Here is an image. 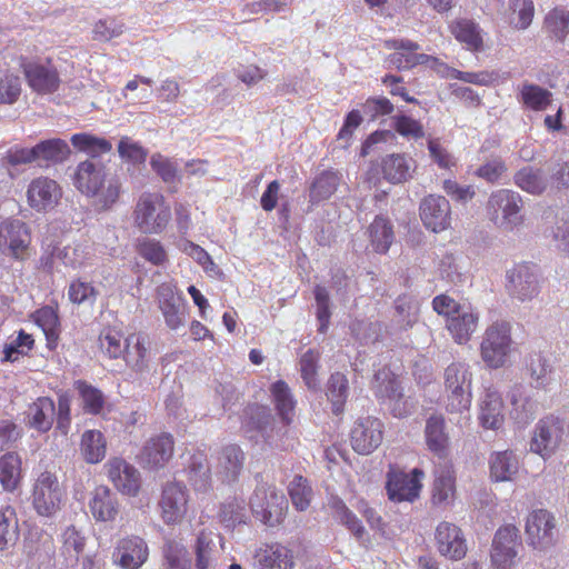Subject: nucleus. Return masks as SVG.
<instances>
[{"label":"nucleus","mask_w":569,"mask_h":569,"mask_svg":"<svg viewBox=\"0 0 569 569\" xmlns=\"http://www.w3.org/2000/svg\"><path fill=\"white\" fill-rule=\"evenodd\" d=\"M76 188L90 199L98 212L113 209L123 192L121 179L107 171L100 161L86 160L77 166L74 173Z\"/></svg>","instance_id":"obj_1"},{"label":"nucleus","mask_w":569,"mask_h":569,"mask_svg":"<svg viewBox=\"0 0 569 569\" xmlns=\"http://www.w3.org/2000/svg\"><path fill=\"white\" fill-rule=\"evenodd\" d=\"M371 390L395 418H406L416 409L417 400L405 395L401 381L389 368H381L375 373Z\"/></svg>","instance_id":"obj_2"},{"label":"nucleus","mask_w":569,"mask_h":569,"mask_svg":"<svg viewBox=\"0 0 569 569\" xmlns=\"http://www.w3.org/2000/svg\"><path fill=\"white\" fill-rule=\"evenodd\" d=\"M133 219L141 232L159 234L171 220V209L162 194L143 192L136 203Z\"/></svg>","instance_id":"obj_3"},{"label":"nucleus","mask_w":569,"mask_h":569,"mask_svg":"<svg viewBox=\"0 0 569 569\" xmlns=\"http://www.w3.org/2000/svg\"><path fill=\"white\" fill-rule=\"evenodd\" d=\"M522 197L510 189L493 191L487 202L489 219L495 226L506 231H512L522 226Z\"/></svg>","instance_id":"obj_4"},{"label":"nucleus","mask_w":569,"mask_h":569,"mask_svg":"<svg viewBox=\"0 0 569 569\" xmlns=\"http://www.w3.org/2000/svg\"><path fill=\"white\" fill-rule=\"evenodd\" d=\"M513 345L510 322L497 320L485 330L480 343L481 359L489 368H501L508 361Z\"/></svg>","instance_id":"obj_5"},{"label":"nucleus","mask_w":569,"mask_h":569,"mask_svg":"<svg viewBox=\"0 0 569 569\" xmlns=\"http://www.w3.org/2000/svg\"><path fill=\"white\" fill-rule=\"evenodd\" d=\"M525 531L528 545L539 552L550 550L558 540L556 518L545 509H537L529 513Z\"/></svg>","instance_id":"obj_6"},{"label":"nucleus","mask_w":569,"mask_h":569,"mask_svg":"<svg viewBox=\"0 0 569 569\" xmlns=\"http://www.w3.org/2000/svg\"><path fill=\"white\" fill-rule=\"evenodd\" d=\"M31 232L28 224L17 218L0 221V252L14 260L23 261L29 257Z\"/></svg>","instance_id":"obj_7"},{"label":"nucleus","mask_w":569,"mask_h":569,"mask_svg":"<svg viewBox=\"0 0 569 569\" xmlns=\"http://www.w3.org/2000/svg\"><path fill=\"white\" fill-rule=\"evenodd\" d=\"M63 496L58 477L53 472L43 471L33 483L32 506L39 516L51 517L60 509Z\"/></svg>","instance_id":"obj_8"},{"label":"nucleus","mask_w":569,"mask_h":569,"mask_svg":"<svg viewBox=\"0 0 569 569\" xmlns=\"http://www.w3.org/2000/svg\"><path fill=\"white\" fill-rule=\"evenodd\" d=\"M250 507L259 520L273 527L283 520L288 501L282 492L262 486L254 490L250 498Z\"/></svg>","instance_id":"obj_9"},{"label":"nucleus","mask_w":569,"mask_h":569,"mask_svg":"<svg viewBox=\"0 0 569 569\" xmlns=\"http://www.w3.org/2000/svg\"><path fill=\"white\" fill-rule=\"evenodd\" d=\"M158 506L161 511V519L166 525L180 523L188 510L187 487L178 481L167 482L162 487Z\"/></svg>","instance_id":"obj_10"},{"label":"nucleus","mask_w":569,"mask_h":569,"mask_svg":"<svg viewBox=\"0 0 569 569\" xmlns=\"http://www.w3.org/2000/svg\"><path fill=\"white\" fill-rule=\"evenodd\" d=\"M520 546L519 530L513 525L500 527L495 533L491 561L497 569H511Z\"/></svg>","instance_id":"obj_11"},{"label":"nucleus","mask_w":569,"mask_h":569,"mask_svg":"<svg viewBox=\"0 0 569 569\" xmlns=\"http://www.w3.org/2000/svg\"><path fill=\"white\" fill-rule=\"evenodd\" d=\"M565 436V423L553 416L541 419L530 443L531 451L549 457L560 446Z\"/></svg>","instance_id":"obj_12"},{"label":"nucleus","mask_w":569,"mask_h":569,"mask_svg":"<svg viewBox=\"0 0 569 569\" xmlns=\"http://www.w3.org/2000/svg\"><path fill=\"white\" fill-rule=\"evenodd\" d=\"M149 557V547L139 536H127L117 541L112 552V562L122 569H139Z\"/></svg>","instance_id":"obj_13"},{"label":"nucleus","mask_w":569,"mask_h":569,"mask_svg":"<svg viewBox=\"0 0 569 569\" xmlns=\"http://www.w3.org/2000/svg\"><path fill=\"white\" fill-rule=\"evenodd\" d=\"M157 300L166 325L171 330H178L187 321V306L183 298L176 293L170 283H162L157 288Z\"/></svg>","instance_id":"obj_14"},{"label":"nucleus","mask_w":569,"mask_h":569,"mask_svg":"<svg viewBox=\"0 0 569 569\" xmlns=\"http://www.w3.org/2000/svg\"><path fill=\"white\" fill-rule=\"evenodd\" d=\"M509 293L520 301H530L540 291L537 267L522 263L516 266L509 273Z\"/></svg>","instance_id":"obj_15"},{"label":"nucleus","mask_w":569,"mask_h":569,"mask_svg":"<svg viewBox=\"0 0 569 569\" xmlns=\"http://www.w3.org/2000/svg\"><path fill=\"white\" fill-rule=\"evenodd\" d=\"M382 436L383 423L380 419L373 417L359 419L351 430L352 448L361 455H369L380 446Z\"/></svg>","instance_id":"obj_16"},{"label":"nucleus","mask_w":569,"mask_h":569,"mask_svg":"<svg viewBox=\"0 0 569 569\" xmlns=\"http://www.w3.org/2000/svg\"><path fill=\"white\" fill-rule=\"evenodd\" d=\"M419 210L421 221L427 229L440 232L450 227L451 207L445 197L430 194L423 198Z\"/></svg>","instance_id":"obj_17"},{"label":"nucleus","mask_w":569,"mask_h":569,"mask_svg":"<svg viewBox=\"0 0 569 569\" xmlns=\"http://www.w3.org/2000/svg\"><path fill=\"white\" fill-rule=\"evenodd\" d=\"M422 476L423 472L417 468L410 473L390 472L386 487L389 499L396 502L413 501L419 496Z\"/></svg>","instance_id":"obj_18"},{"label":"nucleus","mask_w":569,"mask_h":569,"mask_svg":"<svg viewBox=\"0 0 569 569\" xmlns=\"http://www.w3.org/2000/svg\"><path fill=\"white\" fill-rule=\"evenodd\" d=\"M222 549V537L212 530L202 529L193 545L194 569H214Z\"/></svg>","instance_id":"obj_19"},{"label":"nucleus","mask_w":569,"mask_h":569,"mask_svg":"<svg viewBox=\"0 0 569 569\" xmlns=\"http://www.w3.org/2000/svg\"><path fill=\"white\" fill-rule=\"evenodd\" d=\"M61 196L60 186L54 180L44 177L32 180L27 190L29 206L39 212L52 210Z\"/></svg>","instance_id":"obj_20"},{"label":"nucleus","mask_w":569,"mask_h":569,"mask_svg":"<svg viewBox=\"0 0 569 569\" xmlns=\"http://www.w3.org/2000/svg\"><path fill=\"white\" fill-rule=\"evenodd\" d=\"M108 477L123 495L134 497L141 487L140 472L122 458H113L107 463Z\"/></svg>","instance_id":"obj_21"},{"label":"nucleus","mask_w":569,"mask_h":569,"mask_svg":"<svg viewBox=\"0 0 569 569\" xmlns=\"http://www.w3.org/2000/svg\"><path fill=\"white\" fill-rule=\"evenodd\" d=\"M436 541L438 551L449 559H461L467 552L461 530L453 523L440 522L436 529Z\"/></svg>","instance_id":"obj_22"},{"label":"nucleus","mask_w":569,"mask_h":569,"mask_svg":"<svg viewBox=\"0 0 569 569\" xmlns=\"http://www.w3.org/2000/svg\"><path fill=\"white\" fill-rule=\"evenodd\" d=\"M479 312L469 303H462L447 320V329L458 343H466L477 330Z\"/></svg>","instance_id":"obj_23"},{"label":"nucleus","mask_w":569,"mask_h":569,"mask_svg":"<svg viewBox=\"0 0 569 569\" xmlns=\"http://www.w3.org/2000/svg\"><path fill=\"white\" fill-rule=\"evenodd\" d=\"M23 72L29 86L38 93H52L59 88V73L50 64L28 62L23 64Z\"/></svg>","instance_id":"obj_24"},{"label":"nucleus","mask_w":569,"mask_h":569,"mask_svg":"<svg viewBox=\"0 0 569 569\" xmlns=\"http://www.w3.org/2000/svg\"><path fill=\"white\" fill-rule=\"evenodd\" d=\"M174 448L173 437L170 433H161L151 438L140 453V461L149 468L163 467L172 457Z\"/></svg>","instance_id":"obj_25"},{"label":"nucleus","mask_w":569,"mask_h":569,"mask_svg":"<svg viewBox=\"0 0 569 569\" xmlns=\"http://www.w3.org/2000/svg\"><path fill=\"white\" fill-rule=\"evenodd\" d=\"M513 183L522 191L532 196L549 193L548 173L539 167L526 166L521 168L515 173Z\"/></svg>","instance_id":"obj_26"},{"label":"nucleus","mask_w":569,"mask_h":569,"mask_svg":"<svg viewBox=\"0 0 569 569\" xmlns=\"http://www.w3.org/2000/svg\"><path fill=\"white\" fill-rule=\"evenodd\" d=\"M34 148L36 164L41 168H48L67 160L70 154L69 144L60 139L52 138L38 142Z\"/></svg>","instance_id":"obj_27"},{"label":"nucleus","mask_w":569,"mask_h":569,"mask_svg":"<svg viewBox=\"0 0 569 569\" xmlns=\"http://www.w3.org/2000/svg\"><path fill=\"white\" fill-rule=\"evenodd\" d=\"M480 422L487 429L497 430L505 421L503 401L501 395L492 388H488L480 405Z\"/></svg>","instance_id":"obj_28"},{"label":"nucleus","mask_w":569,"mask_h":569,"mask_svg":"<svg viewBox=\"0 0 569 569\" xmlns=\"http://www.w3.org/2000/svg\"><path fill=\"white\" fill-rule=\"evenodd\" d=\"M148 339L143 333H131L124 338V348L122 358L127 366L136 371L143 372L148 369Z\"/></svg>","instance_id":"obj_29"},{"label":"nucleus","mask_w":569,"mask_h":569,"mask_svg":"<svg viewBox=\"0 0 569 569\" xmlns=\"http://www.w3.org/2000/svg\"><path fill=\"white\" fill-rule=\"evenodd\" d=\"M56 418V405L49 397H40L31 403L27 411V423L39 432L51 429Z\"/></svg>","instance_id":"obj_30"},{"label":"nucleus","mask_w":569,"mask_h":569,"mask_svg":"<svg viewBox=\"0 0 569 569\" xmlns=\"http://www.w3.org/2000/svg\"><path fill=\"white\" fill-rule=\"evenodd\" d=\"M217 473L223 481L231 482L237 480L240 475L244 455L240 447L228 445L218 453Z\"/></svg>","instance_id":"obj_31"},{"label":"nucleus","mask_w":569,"mask_h":569,"mask_svg":"<svg viewBox=\"0 0 569 569\" xmlns=\"http://www.w3.org/2000/svg\"><path fill=\"white\" fill-rule=\"evenodd\" d=\"M259 569H293V556L287 547L274 543L256 552Z\"/></svg>","instance_id":"obj_32"},{"label":"nucleus","mask_w":569,"mask_h":569,"mask_svg":"<svg viewBox=\"0 0 569 569\" xmlns=\"http://www.w3.org/2000/svg\"><path fill=\"white\" fill-rule=\"evenodd\" d=\"M456 495V477L452 467L449 465L439 466L435 470L432 487L433 505H449Z\"/></svg>","instance_id":"obj_33"},{"label":"nucleus","mask_w":569,"mask_h":569,"mask_svg":"<svg viewBox=\"0 0 569 569\" xmlns=\"http://www.w3.org/2000/svg\"><path fill=\"white\" fill-rule=\"evenodd\" d=\"M383 178L391 183H401L412 177L415 161L406 154L392 153L381 161Z\"/></svg>","instance_id":"obj_34"},{"label":"nucleus","mask_w":569,"mask_h":569,"mask_svg":"<svg viewBox=\"0 0 569 569\" xmlns=\"http://www.w3.org/2000/svg\"><path fill=\"white\" fill-rule=\"evenodd\" d=\"M118 500L106 486L97 487L89 508L93 518L98 521H113L118 515Z\"/></svg>","instance_id":"obj_35"},{"label":"nucleus","mask_w":569,"mask_h":569,"mask_svg":"<svg viewBox=\"0 0 569 569\" xmlns=\"http://www.w3.org/2000/svg\"><path fill=\"white\" fill-rule=\"evenodd\" d=\"M84 535L73 525L66 527L60 535V553L68 566L73 567L79 562V557L86 547Z\"/></svg>","instance_id":"obj_36"},{"label":"nucleus","mask_w":569,"mask_h":569,"mask_svg":"<svg viewBox=\"0 0 569 569\" xmlns=\"http://www.w3.org/2000/svg\"><path fill=\"white\" fill-rule=\"evenodd\" d=\"M370 244L377 253H386L395 240L392 222L385 216H377L367 229Z\"/></svg>","instance_id":"obj_37"},{"label":"nucleus","mask_w":569,"mask_h":569,"mask_svg":"<svg viewBox=\"0 0 569 569\" xmlns=\"http://www.w3.org/2000/svg\"><path fill=\"white\" fill-rule=\"evenodd\" d=\"M489 465L490 476L495 481H510L519 470V460L512 450L493 452Z\"/></svg>","instance_id":"obj_38"},{"label":"nucleus","mask_w":569,"mask_h":569,"mask_svg":"<svg viewBox=\"0 0 569 569\" xmlns=\"http://www.w3.org/2000/svg\"><path fill=\"white\" fill-rule=\"evenodd\" d=\"M425 437L428 449L438 456H443L448 447L445 418L431 415L426 421Z\"/></svg>","instance_id":"obj_39"},{"label":"nucleus","mask_w":569,"mask_h":569,"mask_svg":"<svg viewBox=\"0 0 569 569\" xmlns=\"http://www.w3.org/2000/svg\"><path fill=\"white\" fill-rule=\"evenodd\" d=\"M450 31L469 50L478 51L482 49L481 29L473 20L467 18L457 19L450 24Z\"/></svg>","instance_id":"obj_40"},{"label":"nucleus","mask_w":569,"mask_h":569,"mask_svg":"<svg viewBox=\"0 0 569 569\" xmlns=\"http://www.w3.org/2000/svg\"><path fill=\"white\" fill-rule=\"evenodd\" d=\"M341 181V174L337 171L326 170L318 174L311 183L309 199L312 204L329 199Z\"/></svg>","instance_id":"obj_41"},{"label":"nucleus","mask_w":569,"mask_h":569,"mask_svg":"<svg viewBox=\"0 0 569 569\" xmlns=\"http://www.w3.org/2000/svg\"><path fill=\"white\" fill-rule=\"evenodd\" d=\"M21 458L17 452L0 457V483L4 491L13 492L21 481Z\"/></svg>","instance_id":"obj_42"},{"label":"nucleus","mask_w":569,"mask_h":569,"mask_svg":"<svg viewBox=\"0 0 569 569\" xmlns=\"http://www.w3.org/2000/svg\"><path fill=\"white\" fill-rule=\"evenodd\" d=\"M511 418L519 425L528 423L535 415V403L526 396L522 385H515L509 392Z\"/></svg>","instance_id":"obj_43"},{"label":"nucleus","mask_w":569,"mask_h":569,"mask_svg":"<svg viewBox=\"0 0 569 569\" xmlns=\"http://www.w3.org/2000/svg\"><path fill=\"white\" fill-rule=\"evenodd\" d=\"M349 397V381L341 372L332 373L327 382V398L331 403L332 412L339 416L343 412L345 403Z\"/></svg>","instance_id":"obj_44"},{"label":"nucleus","mask_w":569,"mask_h":569,"mask_svg":"<svg viewBox=\"0 0 569 569\" xmlns=\"http://www.w3.org/2000/svg\"><path fill=\"white\" fill-rule=\"evenodd\" d=\"M106 439L98 430H86L80 442V452L88 463H98L106 457Z\"/></svg>","instance_id":"obj_45"},{"label":"nucleus","mask_w":569,"mask_h":569,"mask_svg":"<svg viewBox=\"0 0 569 569\" xmlns=\"http://www.w3.org/2000/svg\"><path fill=\"white\" fill-rule=\"evenodd\" d=\"M189 481L196 490L206 491L211 483L210 466L204 452L198 451L190 458L188 466Z\"/></svg>","instance_id":"obj_46"},{"label":"nucleus","mask_w":569,"mask_h":569,"mask_svg":"<svg viewBox=\"0 0 569 569\" xmlns=\"http://www.w3.org/2000/svg\"><path fill=\"white\" fill-rule=\"evenodd\" d=\"M271 395L279 417L284 425H290L295 411V400L288 385L279 380L271 386Z\"/></svg>","instance_id":"obj_47"},{"label":"nucleus","mask_w":569,"mask_h":569,"mask_svg":"<svg viewBox=\"0 0 569 569\" xmlns=\"http://www.w3.org/2000/svg\"><path fill=\"white\" fill-rule=\"evenodd\" d=\"M528 370L530 373L531 387L536 389H547L551 383L552 368L549 361L541 353H533L530 356Z\"/></svg>","instance_id":"obj_48"},{"label":"nucleus","mask_w":569,"mask_h":569,"mask_svg":"<svg viewBox=\"0 0 569 569\" xmlns=\"http://www.w3.org/2000/svg\"><path fill=\"white\" fill-rule=\"evenodd\" d=\"M19 539V527L16 511L11 507L0 510V551L14 546Z\"/></svg>","instance_id":"obj_49"},{"label":"nucleus","mask_w":569,"mask_h":569,"mask_svg":"<svg viewBox=\"0 0 569 569\" xmlns=\"http://www.w3.org/2000/svg\"><path fill=\"white\" fill-rule=\"evenodd\" d=\"M551 92L538 84L523 83L520 90V101L529 109L541 111L551 103Z\"/></svg>","instance_id":"obj_50"},{"label":"nucleus","mask_w":569,"mask_h":569,"mask_svg":"<svg viewBox=\"0 0 569 569\" xmlns=\"http://www.w3.org/2000/svg\"><path fill=\"white\" fill-rule=\"evenodd\" d=\"M36 323L43 330L48 346L54 348L59 338V317L51 307H42L33 315Z\"/></svg>","instance_id":"obj_51"},{"label":"nucleus","mask_w":569,"mask_h":569,"mask_svg":"<svg viewBox=\"0 0 569 569\" xmlns=\"http://www.w3.org/2000/svg\"><path fill=\"white\" fill-rule=\"evenodd\" d=\"M532 0H509V23L518 30L527 29L533 19Z\"/></svg>","instance_id":"obj_52"},{"label":"nucleus","mask_w":569,"mask_h":569,"mask_svg":"<svg viewBox=\"0 0 569 569\" xmlns=\"http://www.w3.org/2000/svg\"><path fill=\"white\" fill-rule=\"evenodd\" d=\"M72 146L91 157H99L111 150V143L103 139L89 133H76L71 137Z\"/></svg>","instance_id":"obj_53"},{"label":"nucleus","mask_w":569,"mask_h":569,"mask_svg":"<svg viewBox=\"0 0 569 569\" xmlns=\"http://www.w3.org/2000/svg\"><path fill=\"white\" fill-rule=\"evenodd\" d=\"M332 507L337 519L347 527L360 543H363L367 532L356 515L340 499L335 500Z\"/></svg>","instance_id":"obj_54"},{"label":"nucleus","mask_w":569,"mask_h":569,"mask_svg":"<svg viewBox=\"0 0 569 569\" xmlns=\"http://www.w3.org/2000/svg\"><path fill=\"white\" fill-rule=\"evenodd\" d=\"M549 194L569 191V160L552 163L548 169Z\"/></svg>","instance_id":"obj_55"},{"label":"nucleus","mask_w":569,"mask_h":569,"mask_svg":"<svg viewBox=\"0 0 569 569\" xmlns=\"http://www.w3.org/2000/svg\"><path fill=\"white\" fill-rule=\"evenodd\" d=\"M288 492L297 510L303 511L309 507L312 489L306 478L300 475L295 476L288 486Z\"/></svg>","instance_id":"obj_56"},{"label":"nucleus","mask_w":569,"mask_h":569,"mask_svg":"<svg viewBox=\"0 0 569 569\" xmlns=\"http://www.w3.org/2000/svg\"><path fill=\"white\" fill-rule=\"evenodd\" d=\"M545 27L555 39L563 41L569 33V11L555 8L546 16Z\"/></svg>","instance_id":"obj_57"},{"label":"nucleus","mask_w":569,"mask_h":569,"mask_svg":"<svg viewBox=\"0 0 569 569\" xmlns=\"http://www.w3.org/2000/svg\"><path fill=\"white\" fill-rule=\"evenodd\" d=\"M76 388L82 399L84 411L92 415L100 413L104 406L103 393L99 389L81 380L76 382Z\"/></svg>","instance_id":"obj_58"},{"label":"nucleus","mask_w":569,"mask_h":569,"mask_svg":"<svg viewBox=\"0 0 569 569\" xmlns=\"http://www.w3.org/2000/svg\"><path fill=\"white\" fill-rule=\"evenodd\" d=\"M150 167L167 184H176L180 181L178 163L161 153H153L150 158Z\"/></svg>","instance_id":"obj_59"},{"label":"nucleus","mask_w":569,"mask_h":569,"mask_svg":"<svg viewBox=\"0 0 569 569\" xmlns=\"http://www.w3.org/2000/svg\"><path fill=\"white\" fill-rule=\"evenodd\" d=\"M447 393V410L449 412H463L469 410L471 405V388L462 386H445Z\"/></svg>","instance_id":"obj_60"},{"label":"nucleus","mask_w":569,"mask_h":569,"mask_svg":"<svg viewBox=\"0 0 569 569\" xmlns=\"http://www.w3.org/2000/svg\"><path fill=\"white\" fill-rule=\"evenodd\" d=\"M137 252L153 266H162L168 261V254L160 241L143 238L137 244Z\"/></svg>","instance_id":"obj_61"},{"label":"nucleus","mask_w":569,"mask_h":569,"mask_svg":"<svg viewBox=\"0 0 569 569\" xmlns=\"http://www.w3.org/2000/svg\"><path fill=\"white\" fill-rule=\"evenodd\" d=\"M163 558L167 569H190L187 550L180 542L169 539L163 545Z\"/></svg>","instance_id":"obj_62"},{"label":"nucleus","mask_w":569,"mask_h":569,"mask_svg":"<svg viewBox=\"0 0 569 569\" xmlns=\"http://www.w3.org/2000/svg\"><path fill=\"white\" fill-rule=\"evenodd\" d=\"M220 521L226 528H234L246 521V505L243 500L232 499L222 503L220 509Z\"/></svg>","instance_id":"obj_63"},{"label":"nucleus","mask_w":569,"mask_h":569,"mask_svg":"<svg viewBox=\"0 0 569 569\" xmlns=\"http://www.w3.org/2000/svg\"><path fill=\"white\" fill-rule=\"evenodd\" d=\"M350 330L352 336L361 343H375L381 337L382 325L378 321L355 320Z\"/></svg>","instance_id":"obj_64"}]
</instances>
